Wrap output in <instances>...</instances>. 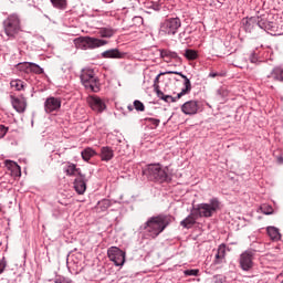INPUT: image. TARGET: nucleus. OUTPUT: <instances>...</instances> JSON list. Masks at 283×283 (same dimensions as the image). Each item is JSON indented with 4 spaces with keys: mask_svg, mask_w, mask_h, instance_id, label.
Listing matches in <instances>:
<instances>
[{
    "mask_svg": "<svg viewBox=\"0 0 283 283\" xmlns=\"http://www.w3.org/2000/svg\"><path fill=\"white\" fill-rule=\"evenodd\" d=\"M260 209H261V212L264 213V216H273V211H274L273 206L263 203L261 205Z\"/></svg>",
    "mask_w": 283,
    "mask_h": 283,
    "instance_id": "58836bf2",
    "label": "nucleus"
},
{
    "mask_svg": "<svg viewBox=\"0 0 283 283\" xmlns=\"http://www.w3.org/2000/svg\"><path fill=\"white\" fill-rule=\"evenodd\" d=\"M260 29L268 32L272 36H282L283 31L277 27L276 22H271L266 19V15H261V22H259Z\"/></svg>",
    "mask_w": 283,
    "mask_h": 283,
    "instance_id": "1a4fd4ad",
    "label": "nucleus"
},
{
    "mask_svg": "<svg viewBox=\"0 0 283 283\" xmlns=\"http://www.w3.org/2000/svg\"><path fill=\"white\" fill-rule=\"evenodd\" d=\"M62 103L63 101L61 99V97H54V96L46 97L44 101L45 114H54V112H60Z\"/></svg>",
    "mask_w": 283,
    "mask_h": 283,
    "instance_id": "4468645a",
    "label": "nucleus"
},
{
    "mask_svg": "<svg viewBox=\"0 0 283 283\" xmlns=\"http://www.w3.org/2000/svg\"><path fill=\"white\" fill-rule=\"evenodd\" d=\"M0 212H1V207H0Z\"/></svg>",
    "mask_w": 283,
    "mask_h": 283,
    "instance_id": "6e6d98bb",
    "label": "nucleus"
},
{
    "mask_svg": "<svg viewBox=\"0 0 283 283\" xmlns=\"http://www.w3.org/2000/svg\"><path fill=\"white\" fill-rule=\"evenodd\" d=\"M160 56L164 59V61H166V63H169L172 60L177 63H182V57H180L175 51L163 49L160 51Z\"/></svg>",
    "mask_w": 283,
    "mask_h": 283,
    "instance_id": "6ab92c4d",
    "label": "nucleus"
},
{
    "mask_svg": "<svg viewBox=\"0 0 283 283\" xmlns=\"http://www.w3.org/2000/svg\"><path fill=\"white\" fill-rule=\"evenodd\" d=\"M249 61L253 65L266 63L269 61V49H264L263 46L254 49L249 55Z\"/></svg>",
    "mask_w": 283,
    "mask_h": 283,
    "instance_id": "9d476101",
    "label": "nucleus"
},
{
    "mask_svg": "<svg viewBox=\"0 0 283 283\" xmlns=\"http://www.w3.org/2000/svg\"><path fill=\"white\" fill-rule=\"evenodd\" d=\"M174 220H176L174 216L165 213L149 217L147 221L139 227V233H142L144 238L156 240Z\"/></svg>",
    "mask_w": 283,
    "mask_h": 283,
    "instance_id": "f257e3e1",
    "label": "nucleus"
},
{
    "mask_svg": "<svg viewBox=\"0 0 283 283\" xmlns=\"http://www.w3.org/2000/svg\"><path fill=\"white\" fill-rule=\"evenodd\" d=\"M107 255L111 262H114L115 266H123V264H125V251L120 250L118 247H111L107 250Z\"/></svg>",
    "mask_w": 283,
    "mask_h": 283,
    "instance_id": "9b49d317",
    "label": "nucleus"
},
{
    "mask_svg": "<svg viewBox=\"0 0 283 283\" xmlns=\"http://www.w3.org/2000/svg\"><path fill=\"white\" fill-rule=\"evenodd\" d=\"M8 127L3 124H0V138H6V134H8Z\"/></svg>",
    "mask_w": 283,
    "mask_h": 283,
    "instance_id": "49530a36",
    "label": "nucleus"
},
{
    "mask_svg": "<svg viewBox=\"0 0 283 283\" xmlns=\"http://www.w3.org/2000/svg\"><path fill=\"white\" fill-rule=\"evenodd\" d=\"M127 109H128V112H134V106L128 105V106H127Z\"/></svg>",
    "mask_w": 283,
    "mask_h": 283,
    "instance_id": "864d4df0",
    "label": "nucleus"
},
{
    "mask_svg": "<svg viewBox=\"0 0 283 283\" xmlns=\"http://www.w3.org/2000/svg\"><path fill=\"white\" fill-rule=\"evenodd\" d=\"M31 64L32 62H19L14 65V67L15 70H18V72H24V74H30Z\"/></svg>",
    "mask_w": 283,
    "mask_h": 283,
    "instance_id": "72a5a7b5",
    "label": "nucleus"
},
{
    "mask_svg": "<svg viewBox=\"0 0 283 283\" xmlns=\"http://www.w3.org/2000/svg\"><path fill=\"white\" fill-rule=\"evenodd\" d=\"M118 147H120V145H117V146L115 147V151H118V153L120 154V149H118Z\"/></svg>",
    "mask_w": 283,
    "mask_h": 283,
    "instance_id": "5fc2aeb1",
    "label": "nucleus"
},
{
    "mask_svg": "<svg viewBox=\"0 0 283 283\" xmlns=\"http://www.w3.org/2000/svg\"><path fill=\"white\" fill-rule=\"evenodd\" d=\"M134 21H137V23H143V17H135Z\"/></svg>",
    "mask_w": 283,
    "mask_h": 283,
    "instance_id": "3c124183",
    "label": "nucleus"
},
{
    "mask_svg": "<svg viewBox=\"0 0 283 283\" xmlns=\"http://www.w3.org/2000/svg\"><path fill=\"white\" fill-rule=\"evenodd\" d=\"M143 120H144V125H147L148 127H150V129H158L160 125L159 118L146 117Z\"/></svg>",
    "mask_w": 283,
    "mask_h": 283,
    "instance_id": "2f4dec72",
    "label": "nucleus"
},
{
    "mask_svg": "<svg viewBox=\"0 0 283 283\" xmlns=\"http://www.w3.org/2000/svg\"><path fill=\"white\" fill-rule=\"evenodd\" d=\"M266 233L271 242H280V240H282V233H280V229L275 228L274 226L266 227Z\"/></svg>",
    "mask_w": 283,
    "mask_h": 283,
    "instance_id": "b1692460",
    "label": "nucleus"
},
{
    "mask_svg": "<svg viewBox=\"0 0 283 283\" xmlns=\"http://www.w3.org/2000/svg\"><path fill=\"white\" fill-rule=\"evenodd\" d=\"M166 74H176L177 76H180L182 78L187 76L182 72H178V71H166Z\"/></svg>",
    "mask_w": 283,
    "mask_h": 283,
    "instance_id": "09e8293b",
    "label": "nucleus"
},
{
    "mask_svg": "<svg viewBox=\"0 0 283 283\" xmlns=\"http://www.w3.org/2000/svg\"><path fill=\"white\" fill-rule=\"evenodd\" d=\"M184 56L187 61H196L198 59V51L193 49H186Z\"/></svg>",
    "mask_w": 283,
    "mask_h": 283,
    "instance_id": "e433bc0d",
    "label": "nucleus"
},
{
    "mask_svg": "<svg viewBox=\"0 0 283 283\" xmlns=\"http://www.w3.org/2000/svg\"><path fill=\"white\" fill-rule=\"evenodd\" d=\"M191 93V80L189 77H184V88L180 93H178V98H182V96Z\"/></svg>",
    "mask_w": 283,
    "mask_h": 283,
    "instance_id": "c756f323",
    "label": "nucleus"
},
{
    "mask_svg": "<svg viewBox=\"0 0 283 283\" xmlns=\"http://www.w3.org/2000/svg\"><path fill=\"white\" fill-rule=\"evenodd\" d=\"M81 156L82 160L90 163L94 156H98V153H96V150H94L92 147H86L84 150H82Z\"/></svg>",
    "mask_w": 283,
    "mask_h": 283,
    "instance_id": "cd10ccee",
    "label": "nucleus"
},
{
    "mask_svg": "<svg viewBox=\"0 0 283 283\" xmlns=\"http://www.w3.org/2000/svg\"><path fill=\"white\" fill-rule=\"evenodd\" d=\"M43 74L44 70L39 64L31 62V66L29 69V74Z\"/></svg>",
    "mask_w": 283,
    "mask_h": 283,
    "instance_id": "4c0bfd02",
    "label": "nucleus"
},
{
    "mask_svg": "<svg viewBox=\"0 0 283 283\" xmlns=\"http://www.w3.org/2000/svg\"><path fill=\"white\" fill-rule=\"evenodd\" d=\"M165 74H167V72L159 73V74L155 77V80H154V85H153L155 93L158 92V90H160V85H158V83H160V76H165Z\"/></svg>",
    "mask_w": 283,
    "mask_h": 283,
    "instance_id": "a19ab883",
    "label": "nucleus"
},
{
    "mask_svg": "<svg viewBox=\"0 0 283 283\" xmlns=\"http://www.w3.org/2000/svg\"><path fill=\"white\" fill-rule=\"evenodd\" d=\"M261 15L260 17H247L242 19V28L248 34H253L258 28H260Z\"/></svg>",
    "mask_w": 283,
    "mask_h": 283,
    "instance_id": "ddd939ff",
    "label": "nucleus"
},
{
    "mask_svg": "<svg viewBox=\"0 0 283 283\" xmlns=\"http://www.w3.org/2000/svg\"><path fill=\"white\" fill-rule=\"evenodd\" d=\"M55 10H67V0H50Z\"/></svg>",
    "mask_w": 283,
    "mask_h": 283,
    "instance_id": "c9c22d12",
    "label": "nucleus"
},
{
    "mask_svg": "<svg viewBox=\"0 0 283 283\" xmlns=\"http://www.w3.org/2000/svg\"><path fill=\"white\" fill-rule=\"evenodd\" d=\"M220 199L218 197H213L209 200V203H198L192 206V210L197 214V218H213V213H218L221 207Z\"/></svg>",
    "mask_w": 283,
    "mask_h": 283,
    "instance_id": "20e7f679",
    "label": "nucleus"
},
{
    "mask_svg": "<svg viewBox=\"0 0 283 283\" xmlns=\"http://www.w3.org/2000/svg\"><path fill=\"white\" fill-rule=\"evenodd\" d=\"M181 28L182 20H180L178 15H167L166 19L160 23V32L167 36H176Z\"/></svg>",
    "mask_w": 283,
    "mask_h": 283,
    "instance_id": "0eeeda50",
    "label": "nucleus"
},
{
    "mask_svg": "<svg viewBox=\"0 0 283 283\" xmlns=\"http://www.w3.org/2000/svg\"><path fill=\"white\" fill-rule=\"evenodd\" d=\"M218 76L220 78H223L224 76H227V72H224V71L216 72V71L211 70L208 75V78H218Z\"/></svg>",
    "mask_w": 283,
    "mask_h": 283,
    "instance_id": "ea45409f",
    "label": "nucleus"
},
{
    "mask_svg": "<svg viewBox=\"0 0 283 283\" xmlns=\"http://www.w3.org/2000/svg\"><path fill=\"white\" fill-rule=\"evenodd\" d=\"M230 94H231V91L229 90V86H227V85L220 86L216 92V96H217V98H219V101H227V98H229Z\"/></svg>",
    "mask_w": 283,
    "mask_h": 283,
    "instance_id": "bb28decb",
    "label": "nucleus"
},
{
    "mask_svg": "<svg viewBox=\"0 0 283 283\" xmlns=\"http://www.w3.org/2000/svg\"><path fill=\"white\" fill-rule=\"evenodd\" d=\"M268 78L276 81L277 83H283V66H274L268 75Z\"/></svg>",
    "mask_w": 283,
    "mask_h": 283,
    "instance_id": "393cba45",
    "label": "nucleus"
},
{
    "mask_svg": "<svg viewBox=\"0 0 283 283\" xmlns=\"http://www.w3.org/2000/svg\"><path fill=\"white\" fill-rule=\"evenodd\" d=\"M102 59H125V53L118 49L106 50L101 53Z\"/></svg>",
    "mask_w": 283,
    "mask_h": 283,
    "instance_id": "5701e85b",
    "label": "nucleus"
},
{
    "mask_svg": "<svg viewBox=\"0 0 283 283\" xmlns=\"http://www.w3.org/2000/svg\"><path fill=\"white\" fill-rule=\"evenodd\" d=\"M217 253H218L219 255H221V258L224 259V258L227 256V244L221 243V244L218 247Z\"/></svg>",
    "mask_w": 283,
    "mask_h": 283,
    "instance_id": "37998d69",
    "label": "nucleus"
},
{
    "mask_svg": "<svg viewBox=\"0 0 283 283\" xmlns=\"http://www.w3.org/2000/svg\"><path fill=\"white\" fill-rule=\"evenodd\" d=\"M112 207V201L109 199H102L97 202V211H107Z\"/></svg>",
    "mask_w": 283,
    "mask_h": 283,
    "instance_id": "f704fd0d",
    "label": "nucleus"
},
{
    "mask_svg": "<svg viewBox=\"0 0 283 283\" xmlns=\"http://www.w3.org/2000/svg\"><path fill=\"white\" fill-rule=\"evenodd\" d=\"M87 176L85 174L75 177L73 181V189L78 196H83L87 191Z\"/></svg>",
    "mask_w": 283,
    "mask_h": 283,
    "instance_id": "2eb2a0df",
    "label": "nucleus"
},
{
    "mask_svg": "<svg viewBox=\"0 0 283 283\" xmlns=\"http://www.w3.org/2000/svg\"><path fill=\"white\" fill-rule=\"evenodd\" d=\"M187 34V32L182 31L179 33V41H187V38H185V35Z\"/></svg>",
    "mask_w": 283,
    "mask_h": 283,
    "instance_id": "8fccbe9b",
    "label": "nucleus"
},
{
    "mask_svg": "<svg viewBox=\"0 0 283 283\" xmlns=\"http://www.w3.org/2000/svg\"><path fill=\"white\" fill-rule=\"evenodd\" d=\"M134 108L136 112H145V104L140 99H135L133 102Z\"/></svg>",
    "mask_w": 283,
    "mask_h": 283,
    "instance_id": "79ce46f5",
    "label": "nucleus"
},
{
    "mask_svg": "<svg viewBox=\"0 0 283 283\" xmlns=\"http://www.w3.org/2000/svg\"><path fill=\"white\" fill-rule=\"evenodd\" d=\"M277 163H279V165H283V157L282 156L277 157Z\"/></svg>",
    "mask_w": 283,
    "mask_h": 283,
    "instance_id": "603ef678",
    "label": "nucleus"
},
{
    "mask_svg": "<svg viewBox=\"0 0 283 283\" xmlns=\"http://www.w3.org/2000/svg\"><path fill=\"white\" fill-rule=\"evenodd\" d=\"M102 163H109V160L114 159V149L109 146H103L98 154Z\"/></svg>",
    "mask_w": 283,
    "mask_h": 283,
    "instance_id": "412c9836",
    "label": "nucleus"
},
{
    "mask_svg": "<svg viewBox=\"0 0 283 283\" xmlns=\"http://www.w3.org/2000/svg\"><path fill=\"white\" fill-rule=\"evenodd\" d=\"M109 41L105 39H98L90 35L78 36L74 40L75 48L78 50H96L107 45Z\"/></svg>",
    "mask_w": 283,
    "mask_h": 283,
    "instance_id": "423d86ee",
    "label": "nucleus"
},
{
    "mask_svg": "<svg viewBox=\"0 0 283 283\" xmlns=\"http://www.w3.org/2000/svg\"><path fill=\"white\" fill-rule=\"evenodd\" d=\"M10 101L13 109H15L18 114H24L25 109H28V99L24 94H21L20 96L11 94Z\"/></svg>",
    "mask_w": 283,
    "mask_h": 283,
    "instance_id": "f8f14e48",
    "label": "nucleus"
},
{
    "mask_svg": "<svg viewBox=\"0 0 283 283\" xmlns=\"http://www.w3.org/2000/svg\"><path fill=\"white\" fill-rule=\"evenodd\" d=\"M4 166L7 167L8 171H11V176H13V178L21 177V166H19V164L13 160L7 159L4 160Z\"/></svg>",
    "mask_w": 283,
    "mask_h": 283,
    "instance_id": "aec40b11",
    "label": "nucleus"
},
{
    "mask_svg": "<svg viewBox=\"0 0 283 283\" xmlns=\"http://www.w3.org/2000/svg\"><path fill=\"white\" fill-rule=\"evenodd\" d=\"M145 8H147V10H155V12H160L163 8V0H148L145 3Z\"/></svg>",
    "mask_w": 283,
    "mask_h": 283,
    "instance_id": "c85d7f7f",
    "label": "nucleus"
},
{
    "mask_svg": "<svg viewBox=\"0 0 283 283\" xmlns=\"http://www.w3.org/2000/svg\"><path fill=\"white\" fill-rule=\"evenodd\" d=\"M63 165V174L69 178H78V176L83 175V171L81 168L76 167V164L72 161H64Z\"/></svg>",
    "mask_w": 283,
    "mask_h": 283,
    "instance_id": "f3484780",
    "label": "nucleus"
},
{
    "mask_svg": "<svg viewBox=\"0 0 283 283\" xmlns=\"http://www.w3.org/2000/svg\"><path fill=\"white\" fill-rule=\"evenodd\" d=\"M2 28L9 41H14L19 33L23 32L21 28V17L17 13L9 14L2 22Z\"/></svg>",
    "mask_w": 283,
    "mask_h": 283,
    "instance_id": "7ed1b4c3",
    "label": "nucleus"
},
{
    "mask_svg": "<svg viewBox=\"0 0 283 283\" xmlns=\"http://www.w3.org/2000/svg\"><path fill=\"white\" fill-rule=\"evenodd\" d=\"M143 175L146 176L150 182H158L159 185H171L174 180L171 174H169V166L163 168V165L159 163L147 165L143 170Z\"/></svg>",
    "mask_w": 283,
    "mask_h": 283,
    "instance_id": "f03ea898",
    "label": "nucleus"
},
{
    "mask_svg": "<svg viewBox=\"0 0 283 283\" xmlns=\"http://www.w3.org/2000/svg\"><path fill=\"white\" fill-rule=\"evenodd\" d=\"M222 260H224V256H222L221 254H219L217 252L216 256H214V260H213V264H222Z\"/></svg>",
    "mask_w": 283,
    "mask_h": 283,
    "instance_id": "de8ad7c7",
    "label": "nucleus"
},
{
    "mask_svg": "<svg viewBox=\"0 0 283 283\" xmlns=\"http://www.w3.org/2000/svg\"><path fill=\"white\" fill-rule=\"evenodd\" d=\"M8 268V261L6 260V256L0 259V275L4 273L6 269Z\"/></svg>",
    "mask_w": 283,
    "mask_h": 283,
    "instance_id": "a18cd8bd",
    "label": "nucleus"
},
{
    "mask_svg": "<svg viewBox=\"0 0 283 283\" xmlns=\"http://www.w3.org/2000/svg\"><path fill=\"white\" fill-rule=\"evenodd\" d=\"M155 94H157V98L159 101H164L165 103H177L181 98V97H178V94L175 97L171 96V95H165V93L163 91L158 90V88H157V92Z\"/></svg>",
    "mask_w": 283,
    "mask_h": 283,
    "instance_id": "a878e982",
    "label": "nucleus"
},
{
    "mask_svg": "<svg viewBox=\"0 0 283 283\" xmlns=\"http://www.w3.org/2000/svg\"><path fill=\"white\" fill-rule=\"evenodd\" d=\"M199 273H200V270H198V269L185 270V271H184V275H186V276H195V277H198Z\"/></svg>",
    "mask_w": 283,
    "mask_h": 283,
    "instance_id": "c03bdc74",
    "label": "nucleus"
},
{
    "mask_svg": "<svg viewBox=\"0 0 283 283\" xmlns=\"http://www.w3.org/2000/svg\"><path fill=\"white\" fill-rule=\"evenodd\" d=\"M198 220V216L196 214V211L191 209V212L188 217H186L182 221H180V227L184 229H191L193 224H196Z\"/></svg>",
    "mask_w": 283,
    "mask_h": 283,
    "instance_id": "4be33fe9",
    "label": "nucleus"
},
{
    "mask_svg": "<svg viewBox=\"0 0 283 283\" xmlns=\"http://www.w3.org/2000/svg\"><path fill=\"white\" fill-rule=\"evenodd\" d=\"M10 86L15 88V92H23L28 87V83L22 80L15 78L10 82Z\"/></svg>",
    "mask_w": 283,
    "mask_h": 283,
    "instance_id": "7c9ffc66",
    "label": "nucleus"
},
{
    "mask_svg": "<svg viewBox=\"0 0 283 283\" xmlns=\"http://www.w3.org/2000/svg\"><path fill=\"white\" fill-rule=\"evenodd\" d=\"M200 109V105L198 104V101L190 99L188 102H185L181 105V112L186 116H195V114H198V111Z\"/></svg>",
    "mask_w": 283,
    "mask_h": 283,
    "instance_id": "a211bd4d",
    "label": "nucleus"
},
{
    "mask_svg": "<svg viewBox=\"0 0 283 283\" xmlns=\"http://www.w3.org/2000/svg\"><path fill=\"white\" fill-rule=\"evenodd\" d=\"M255 259V250L248 249L239 256V266L242 271L249 272L253 269L254 263L253 260Z\"/></svg>",
    "mask_w": 283,
    "mask_h": 283,
    "instance_id": "6e6552de",
    "label": "nucleus"
},
{
    "mask_svg": "<svg viewBox=\"0 0 283 283\" xmlns=\"http://www.w3.org/2000/svg\"><path fill=\"white\" fill-rule=\"evenodd\" d=\"M88 105L93 112H97V114H103L104 109H107V105L105 102L98 97V95H92L88 97Z\"/></svg>",
    "mask_w": 283,
    "mask_h": 283,
    "instance_id": "dca6fc26",
    "label": "nucleus"
},
{
    "mask_svg": "<svg viewBox=\"0 0 283 283\" xmlns=\"http://www.w3.org/2000/svg\"><path fill=\"white\" fill-rule=\"evenodd\" d=\"M98 34L102 39H112L116 34V30L112 28H102L98 31Z\"/></svg>",
    "mask_w": 283,
    "mask_h": 283,
    "instance_id": "473e14b6",
    "label": "nucleus"
},
{
    "mask_svg": "<svg viewBox=\"0 0 283 283\" xmlns=\"http://www.w3.org/2000/svg\"><path fill=\"white\" fill-rule=\"evenodd\" d=\"M80 78L87 92H93L94 94L101 92V80L96 76L94 69H83Z\"/></svg>",
    "mask_w": 283,
    "mask_h": 283,
    "instance_id": "39448f33",
    "label": "nucleus"
}]
</instances>
